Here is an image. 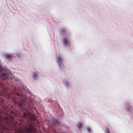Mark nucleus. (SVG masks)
<instances>
[{
    "label": "nucleus",
    "mask_w": 133,
    "mask_h": 133,
    "mask_svg": "<svg viewBox=\"0 0 133 133\" xmlns=\"http://www.w3.org/2000/svg\"><path fill=\"white\" fill-rule=\"evenodd\" d=\"M33 78L35 79H37L39 77V73L38 72L35 71L33 73Z\"/></svg>",
    "instance_id": "3"
},
{
    "label": "nucleus",
    "mask_w": 133,
    "mask_h": 133,
    "mask_svg": "<svg viewBox=\"0 0 133 133\" xmlns=\"http://www.w3.org/2000/svg\"><path fill=\"white\" fill-rule=\"evenodd\" d=\"M57 63L58 64L60 67L63 66V64L62 62V59L60 56H57Z\"/></svg>",
    "instance_id": "2"
},
{
    "label": "nucleus",
    "mask_w": 133,
    "mask_h": 133,
    "mask_svg": "<svg viewBox=\"0 0 133 133\" xmlns=\"http://www.w3.org/2000/svg\"><path fill=\"white\" fill-rule=\"evenodd\" d=\"M63 43L65 45L68 46L70 44V43L67 39L64 38L63 39Z\"/></svg>",
    "instance_id": "4"
},
{
    "label": "nucleus",
    "mask_w": 133,
    "mask_h": 133,
    "mask_svg": "<svg viewBox=\"0 0 133 133\" xmlns=\"http://www.w3.org/2000/svg\"><path fill=\"white\" fill-rule=\"evenodd\" d=\"M32 128H28L26 127H24L23 129H22L21 132H20L18 133H24V132H30L32 131Z\"/></svg>",
    "instance_id": "1"
},
{
    "label": "nucleus",
    "mask_w": 133,
    "mask_h": 133,
    "mask_svg": "<svg viewBox=\"0 0 133 133\" xmlns=\"http://www.w3.org/2000/svg\"><path fill=\"white\" fill-rule=\"evenodd\" d=\"M22 55H23V54H20V55L21 56H22Z\"/></svg>",
    "instance_id": "11"
},
{
    "label": "nucleus",
    "mask_w": 133,
    "mask_h": 133,
    "mask_svg": "<svg viewBox=\"0 0 133 133\" xmlns=\"http://www.w3.org/2000/svg\"><path fill=\"white\" fill-rule=\"evenodd\" d=\"M17 55V56H18V57H20V56H19V55Z\"/></svg>",
    "instance_id": "12"
},
{
    "label": "nucleus",
    "mask_w": 133,
    "mask_h": 133,
    "mask_svg": "<svg viewBox=\"0 0 133 133\" xmlns=\"http://www.w3.org/2000/svg\"><path fill=\"white\" fill-rule=\"evenodd\" d=\"M6 59L8 61H10V59L11 57H13L12 55V54H7L6 55Z\"/></svg>",
    "instance_id": "6"
},
{
    "label": "nucleus",
    "mask_w": 133,
    "mask_h": 133,
    "mask_svg": "<svg viewBox=\"0 0 133 133\" xmlns=\"http://www.w3.org/2000/svg\"><path fill=\"white\" fill-rule=\"evenodd\" d=\"M63 83L65 85L66 87H68L70 86V83L66 79H64L63 81Z\"/></svg>",
    "instance_id": "5"
},
{
    "label": "nucleus",
    "mask_w": 133,
    "mask_h": 133,
    "mask_svg": "<svg viewBox=\"0 0 133 133\" xmlns=\"http://www.w3.org/2000/svg\"><path fill=\"white\" fill-rule=\"evenodd\" d=\"M106 131H105V133H109V131L108 129H106Z\"/></svg>",
    "instance_id": "10"
},
{
    "label": "nucleus",
    "mask_w": 133,
    "mask_h": 133,
    "mask_svg": "<svg viewBox=\"0 0 133 133\" xmlns=\"http://www.w3.org/2000/svg\"><path fill=\"white\" fill-rule=\"evenodd\" d=\"M82 125L80 123H78L77 124V126L78 128H80L82 127Z\"/></svg>",
    "instance_id": "7"
},
{
    "label": "nucleus",
    "mask_w": 133,
    "mask_h": 133,
    "mask_svg": "<svg viewBox=\"0 0 133 133\" xmlns=\"http://www.w3.org/2000/svg\"><path fill=\"white\" fill-rule=\"evenodd\" d=\"M2 76L3 77H4V78H6L7 77V76L6 75V73H3L2 74Z\"/></svg>",
    "instance_id": "9"
},
{
    "label": "nucleus",
    "mask_w": 133,
    "mask_h": 133,
    "mask_svg": "<svg viewBox=\"0 0 133 133\" xmlns=\"http://www.w3.org/2000/svg\"><path fill=\"white\" fill-rule=\"evenodd\" d=\"M87 129L88 131L89 132H90L92 131L91 129L89 127H88L87 128Z\"/></svg>",
    "instance_id": "8"
}]
</instances>
